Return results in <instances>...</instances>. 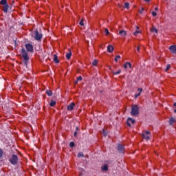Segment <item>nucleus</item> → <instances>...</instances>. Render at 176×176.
I'll return each mask as SVG.
<instances>
[{"label":"nucleus","mask_w":176,"mask_h":176,"mask_svg":"<svg viewBox=\"0 0 176 176\" xmlns=\"http://www.w3.org/2000/svg\"><path fill=\"white\" fill-rule=\"evenodd\" d=\"M138 113H140V109L138 108V106H132L131 115H132V116H138Z\"/></svg>","instance_id":"nucleus-1"},{"label":"nucleus","mask_w":176,"mask_h":176,"mask_svg":"<svg viewBox=\"0 0 176 176\" xmlns=\"http://www.w3.org/2000/svg\"><path fill=\"white\" fill-rule=\"evenodd\" d=\"M9 161L11 164H12L13 166H16V164H17L19 162V157H17L16 155L14 154L11 156V157H10Z\"/></svg>","instance_id":"nucleus-2"},{"label":"nucleus","mask_w":176,"mask_h":176,"mask_svg":"<svg viewBox=\"0 0 176 176\" xmlns=\"http://www.w3.org/2000/svg\"><path fill=\"white\" fill-rule=\"evenodd\" d=\"M21 54H22V57L25 60V65H27V63L29 60V58H28V55L27 54V52L24 48L21 50Z\"/></svg>","instance_id":"nucleus-3"},{"label":"nucleus","mask_w":176,"mask_h":176,"mask_svg":"<svg viewBox=\"0 0 176 176\" xmlns=\"http://www.w3.org/2000/svg\"><path fill=\"white\" fill-rule=\"evenodd\" d=\"M33 36H34L35 41H41V39L43 38L42 34L39 33V32H38V30H36L34 32Z\"/></svg>","instance_id":"nucleus-4"},{"label":"nucleus","mask_w":176,"mask_h":176,"mask_svg":"<svg viewBox=\"0 0 176 176\" xmlns=\"http://www.w3.org/2000/svg\"><path fill=\"white\" fill-rule=\"evenodd\" d=\"M143 138L144 140H149L151 138V132L146 131L143 134H142Z\"/></svg>","instance_id":"nucleus-5"},{"label":"nucleus","mask_w":176,"mask_h":176,"mask_svg":"<svg viewBox=\"0 0 176 176\" xmlns=\"http://www.w3.org/2000/svg\"><path fill=\"white\" fill-rule=\"evenodd\" d=\"M25 46L26 47L27 52H31L34 51V47L32 46V45H31V44H25Z\"/></svg>","instance_id":"nucleus-6"},{"label":"nucleus","mask_w":176,"mask_h":176,"mask_svg":"<svg viewBox=\"0 0 176 176\" xmlns=\"http://www.w3.org/2000/svg\"><path fill=\"white\" fill-rule=\"evenodd\" d=\"M169 50L170 53H173V54H175L176 53V46L175 45H171L169 47Z\"/></svg>","instance_id":"nucleus-7"},{"label":"nucleus","mask_w":176,"mask_h":176,"mask_svg":"<svg viewBox=\"0 0 176 176\" xmlns=\"http://www.w3.org/2000/svg\"><path fill=\"white\" fill-rule=\"evenodd\" d=\"M74 107H75V103L72 102L70 104L67 106V111H72Z\"/></svg>","instance_id":"nucleus-8"},{"label":"nucleus","mask_w":176,"mask_h":176,"mask_svg":"<svg viewBox=\"0 0 176 176\" xmlns=\"http://www.w3.org/2000/svg\"><path fill=\"white\" fill-rule=\"evenodd\" d=\"M118 152H123V151H124V146L122 144H118Z\"/></svg>","instance_id":"nucleus-9"},{"label":"nucleus","mask_w":176,"mask_h":176,"mask_svg":"<svg viewBox=\"0 0 176 176\" xmlns=\"http://www.w3.org/2000/svg\"><path fill=\"white\" fill-rule=\"evenodd\" d=\"M119 34L121 36H126V35H127V32L123 30H121L119 31Z\"/></svg>","instance_id":"nucleus-10"},{"label":"nucleus","mask_w":176,"mask_h":176,"mask_svg":"<svg viewBox=\"0 0 176 176\" xmlns=\"http://www.w3.org/2000/svg\"><path fill=\"white\" fill-rule=\"evenodd\" d=\"M134 120H133L132 118H128V120H127V124H128V126H131V124H134Z\"/></svg>","instance_id":"nucleus-11"},{"label":"nucleus","mask_w":176,"mask_h":176,"mask_svg":"<svg viewBox=\"0 0 176 176\" xmlns=\"http://www.w3.org/2000/svg\"><path fill=\"white\" fill-rule=\"evenodd\" d=\"M3 10L4 13H8V10H9V5L6 4V6H3Z\"/></svg>","instance_id":"nucleus-12"},{"label":"nucleus","mask_w":176,"mask_h":176,"mask_svg":"<svg viewBox=\"0 0 176 176\" xmlns=\"http://www.w3.org/2000/svg\"><path fill=\"white\" fill-rule=\"evenodd\" d=\"M124 68L127 69V68H131V63L127 62L124 65Z\"/></svg>","instance_id":"nucleus-13"},{"label":"nucleus","mask_w":176,"mask_h":176,"mask_svg":"<svg viewBox=\"0 0 176 176\" xmlns=\"http://www.w3.org/2000/svg\"><path fill=\"white\" fill-rule=\"evenodd\" d=\"M151 32H155V34H157L158 30H157V29L156 28V27L153 26V27L151 28Z\"/></svg>","instance_id":"nucleus-14"},{"label":"nucleus","mask_w":176,"mask_h":176,"mask_svg":"<svg viewBox=\"0 0 176 176\" xmlns=\"http://www.w3.org/2000/svg\"><path fill=\"white\" fill-rule=\"evenodd\" d=\"M102 171H108V165L105 164L101 167Z\"/></svg>","instance_id":"nucleus-15"},{"label":"nucleus","mask_w":176,"mask_h":176,"mask_svg":"<svg viewBox=\"0 0 176 176\" xmlns=\"http://www.w3.org/2000/svg\"><path fill=\"white\" fill-rule=\"evenodd\" d=\"M107 51L109 52V53H111V52H113V46L112 45H109L107 47Z\"/></svg>","instance_id":"nucleus-16"},{"label":"nucleus","mask_w":176,"mask_h":176,"mask_svg":"<svg viewBox=\"0 0 176 176\" xmlns=\"http://www.w3.org/2000/svg\"><path fill=\"white\" fill-rule=\"evenodd\" d=\"M0 5H3V6H5L6 5H8L7 0H1L0 1Z\"/></svg>","instance_id":"nucleus-17"},{"label":"nucleus","mask_w":176,"mask_h":176,"mask_svg":"<svg viewBox=\"0 0 176 176\" xmlns=\"http://www.w3.org/2000/svg\"><path fill=\"white\" fill-rule=\"evenodd\" d=\"M138 91L140 92L135 95V98H137L138 97H140V96H141V91H142V89L139 88Z\"/></svg>","instance_id":"nucleus-18"},{"label":"nucleus","mask_w":176,"mask_h":176,"mask_svg":"<svg viewBox=\"0 0 176 176\" xmlns=\"http://www.w3.org/2000/svg\"><path fill=\"white\" fill-rule=\"evenodd\" d=\"M71 56H72V52L69 51V53L66 54V58H67V60H69V58H71Z\"/></svg>","instance_id":"nucleus-19"},{"label":"nucleus","mask_w":176,"mask_h":176,"mask_svg":"<svg viewBox=\"0 0 176 176\" xmlns=\"http://www.w3.org/2000/svg\"><path fill=\"white\" fill-rule=\"evenodd\" d=\"M173 123H175V119L171 118L170 120H169V124L171 126L173 124Z\"/></svg>","instance_id":"nucleus-20"},{"label":"nucleus","mask_w":176,"mask_h":176,"mask_svg":"<svg viewBox=\"0 0 176 176\" xmlns=\"http://www.w3.org/2000/svg\"><path fill=\"white\" fill-rule=\"evenodd\" d=\"M54 61L56 63H58L60 61L58 60V58L57 57V55L54 54Z\"/></svg>","instance_id":"nucleus-21"},{"label":"nucleus","mask_w":176,"mask_h":176,"mask_svg":"<svg viewBox=\"0 0 176 176\" xmlns=\"http://www.w3.org/2000/svg\"><path fill=\"white\" fill-rule=\"evenodd\" d=\"M46 94L50 97V96H53V92L50 90H47Z\"/></svg>","instance_id":"nucleus-22"},{"label":"nucleus","mask_w":176,"mask_h":176,"mask_svg":"<svg viewBox=\"0 0 176 176\" xmlns=\"http://www.w3.org/2000/svg\"><path fill=\"white\" fill-rule=\"evenodd\" d=\"M141 32H142V31L136 30L135 32H133V35L137 36V35H138V34H141Z\"/></svg>","instance_id":"nucleus-23"},{"label":"nucleus","mask_w":176,"mask_h":176,"mask_svg":"<svg viewBox=\"0 0 176 176\" xmlns=\"http://www.w3.org/2000/svg\"><path fill=\"white\" fill-rule=\"evenodd\" d=\"M50 105V107H54V105H56V101L51 100Z\"/></svg>","instance_id":"nucleus-24"},{"label":"nucleus","mask_w":176,"mask_h":176,"mask_svg":"<svg viewBox=\"0 0 176 176\" xmlns=\"http://www.w3.org/2000/svg\"><path fill=\"white\" fill-rule=\"evenodd\" d=\"M129 6H130V4L129 3H125L124 6V8L129 9Z\"/></svg>","instance_id":"nucleus-25"},{"label":"nucleus","mask_w":176,"mask_h":176,"mask_svg":"<svg viewBox=\"0 0 176 176\" xmlns=\"http://www.w3.org/2000/svg\"><path fill=\"white\" fill-rule=\"evenodd\" d=\"M122 72V70L119 69L118 72H113V75H119Z\"/></svg>","instance_id":"nucleus-26"},{"label":"nucleus","mask_w":176,"mask_h":176,"mask_svg":"<svg viewBox=\"0 0 176 176\" xmlns=\"http://www.w3.org/2000/svg\"><path fill=\"white\" fill-rule=\"evenodd\" d=\"M82 76H79L77 78V81L75 82V85H76L78 83V82H80V80H82Z\"/></svg>","instance_id":"nucleus-27"},{"label":"nucleus","mask_w":176,"mask_h":176,"mask_svg":"<svg viewBox=\"0 0 176 176\" xmlns=\"http://www.w3.org/2000/svg\"><path fill=\"white\" fill-rule=\"evenodd\" d=\"M119 60H120V56L118 55V56L115 58V61H116V63H118V61H119Z\"/></svg>","instance_id":"nucleus-28"},{"label":"nucleus","mask_w":176,"mask_h":176,"mask_svg":"<svg viewBox=\"0 0 176 176\" xmlns=\"http://www.w3.org/2000/svg\"><path fill=\"white\" fill-rule=\"evenodd\" d=\"M69 146H70L71 148H74V146H75V143H74V142H71L69 143Z\"/></svg>","instance_id":"nucleus-29"},{"label":"nucleus","mask_w":176,"mask_h":176,"mask_svg":"<svg viewBox=\"0 0 176 176\" xmlns=\"http://www.w3.org/2000/svg\"><path fill=\"white\" fill-rule=\"evenodd\" d=\"M104 34L105 35H109V30H108L107 28L104 29Z\"/></svg>","instance_id":"nucleus-30"},{"label":"nucleus","mask_w":176,"mask_h":176,"mask_svg":"<svg viewBox=\"0 0 176 176\" xmlns=\"http://www.w3.org/2000/svg\"><path fill=\"white\" fill-rule=\"evenodd\" d=\"M85 155H83V153H79L78 155V157H84Z\"/></svg>","instance_id":"nucleus-31"},{"label":"nucleus","mask_w":176,"mask_h":176,"mask_svg":"<svg viewBox=\"0 0 176 176\" xmlns=\"http://www.w3.org/2000/svg\"><path fill=\"white\" fill-rule=\"evenodd\" d=\"M170 65H168L167 66H166V68L165 69V72H167V71H168V69H170Z\"/></svg>","instance_id":"nucleus-32"},{"label":"nucleus","mask_w":176,"mask_h":176,"mask_svg":"<svg viewBox=\"0 0 176 176\" xmlns=\"http://www.w3.org/2000/svg\"><path fill=\"white\" fill-rule=\"evenodd\" d=\"M102 134L104 137H107V135H108V133H107V131H105V130H103Z\"/></svg>","instance_id":"nucleus-33"},{"label":"nucleus","mask_w":176,"mask_h":176,"mask_svg":"<svg viewBox=\"0 0 176 176\" xmlns=\"http://www.w3.org/2000/svg\"><path fill=\"white\" fill-rule=\"evenodd\" d=\"M2 156H3V151L0 148V158L2 157Z\"/></svg>","instance_id":"nucleus-34"},{"label":"nucleus","mask_w":176,"mask_h":176,"mask_svg":"<svg viewBox=\"0 0 176 176\" xmlns=\"http://www.w3.org/2000/svg\"><path fill=\"white\" fill-rule=\"evenodd\" d=\"M80 25L84 26L85 23H83V19H81L80 23H79Z\"/></svg>","instance_id":"nucleus-35"},{"label":"nucleus","mask_w":176,"mask_h":176,"mask_svg":"<svg viewBox=\"0 0 176 176\" xmlns=\"http://www.w3.org/2000/svg\"><path fill=\"white\" fill-rule=\"evenodd\" d=\"M92 65H94V66L97 65V60H94L93 61Z\"/></svg>","instance_id":"nucleus-36"},{"label":"nucleus","mask_w":176,"mask_h":176,"mask_svg":"<svg viewBox=\"0 0 176 176\" xmlns=\"http://www.w3.org/2000/svg\"><path fill=\"white\" fill-rule=\"evenodd\" d=\"M151 14H152V16H153L154 17L157 15V14H156V12H155V11H153L151 12Z\"/></svg>","instance_id":"nucleus-37"},{"label":"nucleus","mask_w":176,"mask_h":176,"mask_svg":"<svg viewBox=\"0 0 176 176\" xmlns=\"http://www.w3.org/2000/svg\"><path fill=\"white\" fill-rule=\"evenodd\" d=\"M140 14H142V12H144V8H141V10H139Z\"/></svg>","instance_id":"nucleus-38"},{"label":"nucleus","mask_w":176,"mask_h":176,"mask_svg":"<svg viewBox=\"0 0 176 176\" xmlns=\"http://www.w3.org/2000/svg\"><path fill=\"white\" fill-rule=\"evenodd\" d=\"M77 134H78V132H77V131H75V132H74V137H76Z\"/></svg>","instance_id":"nucleus-39"},{"label":"nucleus","mask_w":176,"mask_h":176,"mask_svg":"<svg viewBox=\"0 0 176 176\" xmlns=\"http://www.w3.org/2000/svg\"><path fill=\"white\" fill-rule=\"evenodd\" d=\"M136 30H140V27L136 26Z\"/></svg>","instance_id":"nucleus-40"},{"label":"nucleus","mask_w":176,"mask_h":176,"mask_svg":"<svg viewBox=\"0 0 176 176\" xmlns=\"http://www.w3.org/2000/svg\"><path fill=\"white\" fill-rule=\"evenodd\" d=\"M137 50H138V52H140V47H137Z\"/></svg>","instance_id":"nucleus-41"},{"label":"nucleus","mask_w":176,"mask_h":176,"mask_svg":"<svg viewBox=\"0 0 176 176\" xmlns=\"http://www.w3.org/2000/svg\"><path fill=\"white\" fill-rule=\"evenodd\" d=\"M155 10H159V8H158L157 7H156V8H155Z\"/></svg>","instance_id":"nucleus-42"},{"label":"nucleus","mask_w":176,"mask_h":176,"mask_svg":"<svg viewBox=\"0 0 176 176\" xmlns=\"http://www.w3.org/2000/svg\"><path fill=\"white\" fill-rule=\"evenodd\" d=\"M146 2H149L151 0H144Z\"/></svg>","instance_id":"nucleus-43"},{"label":"nucleus","mask_w":176,"mask_h":176,"mask_svg":"<svg viewBox=\"0 0 176 176\" xmlns=\"http://www.w3.org/2000/svg\"><path fill=\"white\" fill-rule=\"evenodd\" d=\"M174 107H176V102L174 103Z\"/></svg>","instance_id":"nucleus-44"},{"label":"nucleus","mask_w":176,"mask_h":176,"mask_svg":"<svg viewBox=\"0 0 176 176\" xmlns=\"http://www.w3.org/2000/svg\"><path fill=\"white\" fill-rule=\"evenodd\" d=\"M174 112H175V113H176V109H174Z\"/></svg>","instance_id":"nucleus-45"},{"label":"nucleus","mask_w":176,"mask_h":176,"mask_svg":"<svg viewBox=\"0 0 176 176\" xmlns=\"http://www.w3.org/2000/svg\"><path fill=\"white\" fill-rule=\"evenodd\" d=\"M76 130H78V127H76Z\"/></svg>","instance_id":"nucleus-46"}]
</instances>
